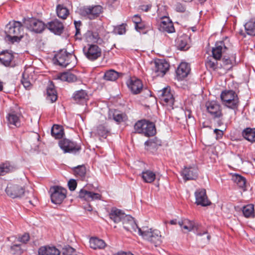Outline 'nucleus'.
Wrapping results in <instances>:
<instances>
[{"label":"nucleus","mask_w":255,"mask_h":255,"mask_svg":"<svg viewBox=\"0 0 255 255\" xmlns=\"http://www.w3.org/2000/svg\"><path fill=\"white\" fill-rule=\"evenodd\" d=\"M148 126L144 128L143 134L146 136H153L156 133V128L153 123L147 121Z\"/></svg>","instance_id":"79ce46f5"},{"label":"nucleus","mask_w":255,"mask_h":255,"mask_svg":"<svg viewBox=\"0 0 255 255\" xmlns=\"http://www.w3.org/2000/svg\"><path fill=\"white\" fill-rule=\"evenodd\" d=\"M145 145L149 146L153 148H156L158 146L161 145V141L157 137H154L146 141L144 143Z\"/></svg>","instance_id":"3c124183"},{"label":"nucleus","mask_w":255,"mask_h":255,"mask_svg":"<svg viewBox=\"0 0 255 255\" xmlns=\"http://www.w3.org/2000/svg\"><path fill=\"white\" fill-rule=\"evenodd\" d=\"M120 73L114 70L111 69L107 71L104 76V79L107 81H114L119 77Z\"/></svg>","instance_id":"37998d69"},{"label":"nucleus","mask_w":255,"mask_h":255,"mask_svg":"<svg viewBox=\"0 0 255 255\" xmlns=\"http://www.w3.org/2000/svg\"><path fill=\"white\" fill-rule=\"evenodd\" d=\"M195 196L196 198V203L197 205L205 207L211 204V202L208 200L206 195L205 189H197L195 193Z\"/></svg>","instance_id":"dca6fc26"},{"label":"nucleus","mask_w":255,"mask_h":255,"mask_svg":"<svg viewBox=\"0 0 255 255\" xmlns=\"http://www.w3.org/2000/svg\"><path fill=\"white\" fill-rule=\"evenodd\" d=\"M5 192L10 197L14 198H20L25 197L26 199H30L33 197V190L25 191L21 186L12 183L8 184Z\"/></svg>","instance_id":"f03ea898"},{"label":"nucleus","mask_w":255,"mask_h":255,"mask_svg":"<svg viewBox=\"0 0 255 255\" xmlns=\"http://www.w3.org/2000/svg\"><path fill=\"white\" fill-rule=\"evenodd\" d=\"M110 218L115 223H118L122 222L124 218L125 220L128 221V219H131L130 216L126 215L121 210L116 208H112L109 214Z\"/></svg>","instance_id":"2eb2a0df"},{"label":"nucleus","mask_w":255,"mask_h":255,"mask_svg":"<svg viewBox=\"0 0 255 255\" xmlns=\"http://www.w3.org/2000/svg\"><path fill=\"white\" fill-rule=\"evenodd\" d=\"M88 97L87 93L86 91L80 90L76 91L73 95V99L77 103L85 101Z\"/></svg>","instance_id":"2f4dec72"},{"label":"nucleus","mask_w":255,"mask_h":255,"mask_svg":"<svg viewBox=\"0 0 255 255\" xmlns=\"http://www.w3.org/2000/svg\"><path fill=\"white\" fill-rule=\"evenodd\" d=\"M214 132L216 134V139L221 138L224 134L223 131L217 128L214 130Z\"/></svg>","instance_id":"e2e57ef3"},{"label":"nucleus","mask_w":255,"mask_h":255,"mask_svg":"<svg viewBox=\"0 0 255 255\" xmlns=\"http://www.w3.org/2000/svg\"><path fill=\"white\" fill-rule=\"evenodd\" d=\"M30 239L29 235L28 233H24L23 235L19 236L18 241L23 244H26Z\"/></svg>","instance_id":"13d9d810"},{"label":"nucleus","mask_w":255,"mask_h":255,"mask_svg":"<svg viewBox=\"0 0 255 255\" xmlns=\"http://www.w3.org/2000/svg\"><path fill=\"white\" fill-rule=\"evenodd\" d=\"M175 9L177 12H184L186 10V7L184 4L178 2L175 5Z\"/></svg>","instance_id":"680f3d73"},{"label":"nucleus","mask_w":255,"mask_h":255,"mask_svg":"<svg viewBox=\"0 0 255 255\" xmlns=\"http://www.w3.org/2000/svg\"><path fill=\"white\" fill-rule=\"evenodd\" d=\"M151 5L150 4L143 5L141 6V9L143 11L147 12L150 9Z\"/></svg>","instance_id":"69168bd1"},{"label":"nucleus","mask_w":255,"mask_h":255,"mask_svg":"<svg viewBox=\"0 0 255 255\" xmlns=\"http://www.w3.org/2000/svg\"><path fill=\"white\" fill-rule=\"evenodd\" d=\"M21 84L26 89L29 90L32 87V84L30 83L28 77L26 78L25 75L24 74L22 75V79H21Z\"/></svg>","instance_id":"4d7b16f0"},{"label":"nucleus","mask_w":255,"mask_h":255,"mask_svg":"<svg viewBox=\"0 0 255 255\" xmlns=\"http://www.w3.org/2000/svg\"><path fill=\"white\" fill-rule=\"evenodd\" d=\"M73 171L75 175L83 180L86 177V169L84 165H79L73 168Z\"/></svg>","instance_id":"58836bf2"},{"label":"nucleus","mask_w":255,"mask_h":255,"mask_svg":"<svg viewBox=\"0 0 255 255\" xmlns=\"http://www.w3.org/2000/svg\"><path fill=\"white\" fill-rule=\"evenodd\" d=\"M54 58L58 65L66 67L71 62L73 55L67 52L66 49H61L55 54Z\"/></svg>","instance_id":"9d476101"},{"label":"nucleus","mask_w":255,"mask_h":255,"mask_svg":"<svg viewBox=\"0 0 255 255\" xmlns=\"http://www.w3.org/2000/svg\"><path fill=\"white\" fill-rule=\"evenodd\" d=\"M47 99L50 100L51 103L55 102L57 99V92L52 82H50L46 88Z\"/></svg>","instance_id":"a878e982"},{"label":"nucleus","mask_w":255,"mask_h":255,"mask_svg":"<svg viewBox=\"0 0 255 255\" xmlns=\"http://www.w3.org/2000/svg\"><path fill=\"white\" fill-rule=\"evenodd\" d=\"M190 71L189 65L186 62H182L178 67L176 73L177 78L182 80L186 77Z\"/></svg>","instance_id":"aec40b11"},{"label":"nucleus","mask_w":255,"mask_h":255,"mask_svg":"<svg viewBox=\"0 0 255 255\" xmlns=\"http://www.w3.org/2000/svg\"><path fill=\"white\" fill-rule=\"evenodd\" d=\"M51 132L52 136L56 139L61 138L64 134L62 127L57 125H55L52 127Z\"/></svg>","instance_id":"4c0bfd02"},{"label":"nucleus","mask_w":255,"mask_h":255,"mask_svg":"<svg viewBox=\"0 0 255 255\" xmlns=\"http://www.w3.org/2000/svg\"><path fill=\"white\" fill-rule=\"evenodd\" d=\"M178 223L181 228L186 230L188 232L197 231L198 229L197 224L187 219L178 221Z\"/></svg>","instance_id":"b1692460"},{"label":"nucleus","mask_w":255,"mask_h":255,"mask_svg":"<svg viewBox=\"0 0 255 255\" xmlns=\"http://www.w3.org/2000/svg\"><path fill=\"white\" fill-rule=\"evenodd\" d=\"M153 71L156 76H163L169 68V63L164 59H157L154 62Z\"/></svg>","instance_id":"f8f14e48"},{"label":"nucleus","mask_w":255,"mask_h":255,"mask_svg":"<svg viewBox=\"0 0 255 255\" xmlns=\"http://www.w3.org/2000/svg\"><path fill=\"white\" fill-rule=\"evenodd\" d=\"M60 252L55 247L45 246L41 247L38 251V255H60Z\"/></svg>","instance_id":"393cba45"},{"label":"nucleus","mask_w":255,"mask_h":255,"mask_svg":"<svg viewBox=\"0 0 255 255\" xmlns=\"http://www.w3.org/2000/svg\"><path fill=\"white\" fill-rule=\"evenodd\" d=\"M232 180L239 188L242 189L243 191L246 190V179L244 177L239 174H235L232 176Z\"/></svg>","instance_id":"7c9ffc66"},{"label":"nucleus","mask_w":255,"mask_h":255,"mask_svg":"<svg viewBox=\"0 0 255 255\" xmlns=\"http://www.w3.org/2000/svg\"><path fill=\"white\" fill-rule=\"evenodd\" d=\"M101 195L99 193L87 191L86 189H82L79 193V197L87 201H91L95 200H100Z\"/></svg>","instance_id":"6ab92c4d"},{"label":"nucleus","mask_w":255,"mask_h":255,"mask_svg":"<svg viewBox=\"0 0 255 255\" xmlns=\"http://www.w3.org/2000/svg\"><path fill=\"white\" fill-rule=\"evenodd\" d=\"M234 60L224 56L222 59V64H220V69H224L226 71H229L232 69L234 63H236L235 58H233Z\"/></svg>","instance_id":"473e14b6"},{"label":"nucleus","mask_w":255,"mask_h":255,"mask_svg":"<svg viewBox=\"0 0 255 255\" xmlns=\"http://www.w3.org/2000/svg\"><path fill=\"white\" fill-rule=\"evenodd\" d=\"M212 57H208L206 61L205 65L206 68L209 70L216 71L218 69L220 68V65H219L218 61Z\"/></svg>","instance_id":"c85d7f7f"},{"label":"nucleus","mask_w":255,"mask_h":255,"mask_svg":"<svg viewBox=\"0 0 255 255\" xmlns=\"http://www.w3.org/2000/svg\"><path fill=\"white\" fill-rule=\"evenodd\" d=\"M131 219H128V220H125V218H124L122 222L123 224L124 228L127 231H131L133 230V231L136 232V230H138V229L139 228L137 226L135 221H134L133 218L130 216Z\"/></svg>","instance_id":"bb28decb"},{"label":"nucleus","mask_w":255,"mask_h":255,"mask_svg":"<svg viewBox=\"0 0 255 255\" xmlns=\"http://www.w3.org/2000/svg\"><path fill=\"white\" fill-rule=\"evenodd\" d=\"M197 235L198 237V241L203 242L204 244H207L209 242L211 236L208 234L206 231H203V232H198L197 233Z\"/></svg>","instance_id":"8fccbe9b"},{"label":"nucleus","mask_w":255,"mask_h":255,"mask_svg":"<svg viewBox=\"0 0 255 255\" xmlns=\"http://www.w3.org/2000/svg\"><path fill=\"white\" fill-rule=\"evenodd\" d=\"M126 24H122L119 26H117L115 27L114 29V32L116 34L122 35L125 34L126 31Z\"/></svg>","instance_id":"864d4df0"},{"label":"nucleus","mask_w":255,"mask_h":255,"mask_svg":"<svg viewBox=\"0 0 255 255\" xmlns=\"http://www.w3.org/2000/svg\"><path fill=\"white\" fill-rule=\"evenodd\" d=\"M47 26L51 32L57 35L61 34L64 29L63 23L57 19L49 22Z\"/></svg>","instance_id":"412c9836"},{"label":"nucleus","mask_w":255,"mask_h":255,"mask_svg":"<svg viewBox=\"0 0 255 255\" xmlns=\"http://www.w3.org/2000/svg\"><path fill=\"white\" fill-rule=\"evenodd\" d=\"M206 107L208 112L214 118H219L223 116L221 107L217 102H208L206 103Z\"/></svg>","instance_id":"4468645a"},{"label":"nucleus","mask_w":255,"mask_h":255,"mask_svg":"<svg viewBox=\"0 0 255 255\" xmlns=\"http://www.w3.org/2000/svg\"><path fill=\"white\" fill-rule=\"evenodd\" d=\"M109 119L114 120L117 123H121L127 120L126 114L121 113L116 110H110L109 112Z\"/></svg>","instance_id":"5701e85b"},{"label":"nucleus","mask_w":255,"mask_h":255,"mask_svg":"<svg viewBox=\"0 0 255 255\" xmlns=\"http://www.w3.org/2000/svg\"><path fill=\"white\" fill-rule=\"evenodd\" d=\"M85 37L88 42H98L100 38L99 34L96 32L88 30L85 34Z\"/></svg>","instance_id":"49530a36"},{"label":"nucleus","mask_w":255,"mask_h":255,"mask_svg":"<svg viewBox=\"0 0 255 255\" xmlns=\"http://www.w3.org/2000/svg\"><path fill=\"white\" fill-rule=\"evenodd\" d=\"M142 178L146 183H151L155 179V174L152 171L146 170L142 172Z\"/></svg>","instance_id":"a18cd8bd"},{"label":"nucleus","mask_w":255,"mask_h":255,"mask_svg":"<svg viewBox=\"0 0 255 255\" xmlns=\"http://www.w3.org/2000/svg\"><path fill=\"white\" fill-rule=\"evenodd\" d=\"M244 26L248 35L255 36V19H251L244 25Z\"/></svg>","instance_id":"c9c22d12"},{"label":"nucleus","mask_w":255,"mask_h":255,"mask_svg":"<svg viewBox=\"0 0 255 255\" xmlns=\"http://www.w3.org/2000/svg\"><path fill=\"white\" fill-rule=\"evenodd\" d=\"M83 51L86 57L90 61H94L102 56V50L97 45L88 44Z\"/></svg>","instance_id":"6e6552de"},{"label":"nucleus","mask_w":255,"mask_h":255,"mask_svg":"<svg viewBox=\"0 0 255 255\" xmlns=\"http://www.w3.org/2000/svg\"><path fill=\"white\" fill-rule=\"evenodd\" d=\"M132 21L135 23V25L142 22L140 17L138 14H135L133 16L132 18Z\"/></svg>","instance_id":"0e129e2a"},{"label":"nucleus","mask_w":255,"mask_h":255,"mask_svg":"<svg viewBox=\"0 0 255 255\" xmlns=\"http://www.w3.org/2000/svg\"><path fill=\"white\" fill-rule=\"evenodd\" d=\"M24 24L28 29L36 33L42 32L45 28L44 23L35 18L28 19Z\"/></svg>","instance_id":"9b49d317"},{"label":"nucleus","mask_w":255,"mask_h":255,"mask_svg":"<svg viewBox=\"0 0 255 255\" xmlns=\"http://www.w3.org/2000/svg\"><path fill=\"white\" fill-rule=\"evenodd\" d=\"M147 126L148 125H147L146 120H142L137 121L134 126L135 132L143 134V132H144V128H146Z\"/></svg>","instance_id":"c03bdc74"},{"label":"nucleus","mask_w":255,"mask_h":255,"mask_svg":"<svg viewBox=\"0 0 255 255\" xmlns=\"http://www.w3.org/2000/svg\"><path fill=\"white\" fill-rule=\"evenodd\" d=\"M56 13L57 16L63 19H66L69 14V10L63 5L60 4L56 6Z\"/></svg>","instance_id":"ea45409f"},{"label":"nucleus","mask_w":255,"mask_h":255,"mask_svg":"<svg viewBox=\"0 0 255 255\" xmlns=\"http://www.w3.org/2000/svg\"><path fill=\"white\" fill-rule=\"evenodd\" d=\"M103 7L100 5L94 6H85L80 9L81 15L87 17L90 19H94L99 16L103 12Z\"/></svg>","instance_id":"423d86ee"},{"label":"nucleus","mask_w":255,"mask_h":255,"mask_svg":"<svg viewBox=\"0 0 255 255\" xmlns=\"http://www.w3.org/2000/svg\"><path fill=\"white\" fill-rule=\"evenodd\" d=\"M13 56L12 54L7 52H2L0 54V62L5 66L10 65Z\"/></svg>","instance_id":"72a5a7b5"},{"label":"nucleus","mask_w":255,"mask_h":255,"mask_svg":"<svg viewBox=\"0 0 255 255\" xmlns=\"http://www.w3.org/2000/svg\"><path fill=\"white\" fill-rule=\"evenodd\" d=\"M158 96L163 105L169 106L172 109H173L175 99L170 87H167L159 91Z\"/></svg>","instance_id":"0eeeda50"},{"label":"nucleus","mask_w":255,"mask_h":255,"mask_svg":"<svg viewBox=\"0 0 255 255\" xmlns=\"http://www.w3.org/2000/svg\"><path fill=\"white\" fill-rule=\"evenodd\" d=\"M243 137L247 140L254 142L255 141V128H247L242 132Z\"/></svg>","instance_id":"f704fd0d"},{"label":"nucleus","mask_w":255,"mask_h":255,"mask_svg":"<svg viewBox=\"0 0 255 255\" xmlns=\"http://www.w3.org/2000/svg\"><path fill=\"white\" fill-rule=\"evenodd\" d=\"M89 242L90 247L95 250L103 249L106 246L105 242L97 238H91Z\"/></svg>","instance_id":"c756f323"},{"label":"nucleus","mask_w":255,"mask_h":255,"mask_svg":"<svg viewBox=\"0 0 255 255\" xmlns=\"http://www.w3.org/2000/svg\"><path fill=\"white\" fill-rule=\"evenodd\" d=\"M181 175L185 182L196 180L198 176V170L195 166L185 167L181 171Z\"/></svg>","instance_id":"ddd939ff"},{"label":"nucleus","mask_w":255,"mask_h":255,"mask_svg":"<svg viewBox=\"0 0 255 255\" xmlns=\"http://www.w3.org/2000/svg\"><path fill=\"white\" fill-rule=\"evenodd\" d=\"M49 193L51 202L55 204H60L66 197L67 190L59 186H53L50 188Z\"/></svg>","instance_id":"39448f33"},{"label":"nucleus","mask_w":255,"mask_h":255,"mask_svg":"<svg viewBox=\"0 0 255 255\" xmlns=\"http://www.w3.org/2000/svg\"><path fill=\"white\" fill-rule=\"evenodd\" d=\"M127 85L133 94L139 93L143 88L141 80L134 77L130 78Z\"/></svg>","instance_id":"a211bd4d"},{"label":"nucleus","mask_w":255,"mask_h":255,"mask_svg":"<svg viewBox=\"0 0 255 255\" xmlns=\"http://www.w3.org/2000/svg\"><path fill=\"white\" fill-rule=\"evenodd\" d=\"M74 25L75 27V29H80V26L81 25V22L80 21H75Z\"/></svg>","instance_id":"338daca9"},{"label":"nucleus","mask_w":255,"mask_h":255,"mask_svg":"<svg viewBox=\"0 0 255 255\" xmlns=\"http://www.w3.org/2000/svg\"><path fill=\"white\" fill-rule=\"evenodd\" d=\"M59 145L64 153H76L81 149L80 144L67 138L60 140Z\"/></svg>","instance_id":"1a4fd4ad"},{"label":"nucleus","mask_w":255,"mask_h":255,"mask_svg":"<svg viewBox=\"0 0 255 255\" xmlns=\"http://www.w3.org/2000/svg\"><path fill=\"white\" fill-rule=\"evenodd\" d=\"M14 168L9 163L6 162L0 165V175H4L5 174L12 171Z\"/></svg>","instance_id":"09e8293b"},{"label":"nucleus","mask_w":255,"mask_h":255,"mask_svg":"<svg viewBox=\"0 0 255 255\" xmlns=\"http://www.w3.org/2000/svg\"><path fill=\"white\" fill-rule=\"evenodd\" d=\"M63 255H77L76 252L74 249L70 246H66L63 249Z\"/></svg>","instance_id":"6e6d98bb"},{"label":"nucleus","mask_w":255,"mask_h":255,"mask_svg":"<svg viewBox=\"0 0 255 255\" xmlns=\"http://www.w3.org/2000/svg\"><path fill=\"white\" fill-rule=\"evenodd\" d=\"M220 96L222 101L226 107L232 109H236L238 108L239 99L237 95L234 91H223Z\"/></svg>","instance_id":"20e7f679"},{"label":"nucleus","mask_w":255,"mask_h":255,"mask_svg":"<svg viewBox=\"0 0 255 255\" xmlns=\"http://www.w3.org/2000/svg\"><path fill=\"white\" fill-rule=\"evenodd\" d=\"M22 25L18 21H10L5 26V32L8 40L12 43L19 42L22 38Z\"/></svg>","instance_id":"f257e3e1"},{"label":"nucleus","mask_w":255,"mask_h":255,"mask_svg":"<svg viewBox=\"0 0 255 255\" xmlns=\"http://www.w3.org/2000/svg\"><path fill=\"white\" fill-rule=\"evenodd\" d=\"M77 182L75 179H70L68 183L69 189L70 191H74L77 187Z\"/></svg>","instance_id":"052dcab7"},{"label":"nucleus","mask_w":255,"mask_h":255,"mask_svg":"<svg viewBox=\"0 0 255 255\" xmlns=\"http://www.w3.org/2000/svg\"><path fill=\"white\" fill-rule=\"evenodd\" d=\"M109 130L103 125H99L97 127V133L98 134L104 138H106Z\"/></svg>","instance_id":"603ef678"},{"label":"nucleus","mask_w":255,"mask_h":255,"mask_svg":"<svg viewBox=\"0 0 255 255\" xmlns=\"http://www.w3.org/2000/svg\"><path fill=\"white\" fill-rule=\"evenodd\" d=\"M242 211L245 217L247 218L254 217L255 216L254 206L253 204H249L244 206Z\"/></svg>","instance_id":"de8ad7c7"},{"label":"nucleus","mask_w":255,"mask_h":255,"mask_svg":"<svg viewBox=\"0 0 255 255\" xmlns=\"http://www.w3.org/2000/svg\"><path fill=\"white\" fill-rule=\"evenodd\" d=\"M176 46L180 50H187L189 48L188 44V37L187 36H181L176 40Z\"/></svg>","instance_id":"cd10ccee"},{"label":"nucleus","mask_w":255,"mask_h":255,"mask_svg":"<svg viewBox=\"0 0 255 255\" xmlns=\"http://www.w3.org/2000/svg\"><path fill=\"white\" fill-rule=\"evenodd\" d=\"M159 30L168 33H172L175 30L172 22L167 17L162 18L159 25Z\"/></svg>","instance_id":"4be33fe9"},{"label":"nucleus","mask_w":255,"mask_h":255,"mask_svg":"<svg viewBox=\"0 0 255 255\" xmlns=\"http://www.w3.org/2000/svg\"><path fill=\"white\" fill-rule=\"evenodd\" d=\"M58 78L61 81L68 82H73L77 80L76 76L70 72H64L60 73L58 76Z\"/></svg>","instance_id":"e433bc0d"},{"label":"nucleus","mask_w":255,"mask_h":255,"mask_svg":"<svg viewBox=\"0 0 255 255\" xmlns=\"http://www.w3.org/2000/svg\"><path fill=\"white\" fill-rule=\"evenodd\" d=\"M10 252L13 255H20L22 253V250L20 245L15 244L10 247Z\"/></svg>","instance_id":"5fc2aeb1"},{"label":"nucleus","mask_w":255,"mask_h":255,"mask_svg":"<svg viewBox=\"0 0 255 255\" xmlns=\"http://www.w3.org/2000/svg\"><path fill=\"white\" fill-rule=\"evenodd\" d=\"M145 28L146 26L142 22L135 25V29L140 33H145V32L144 31V30L145 29Z\"/></svg>","instance_id":"bf43d9fd"},{"label":"nucleus","mask_w":255,"mask_h":255,"mask_svg":"<svg viewBox=\"0 0 255 255\" xmlns=\"http://www.w3.org/2000/svg\"><path fill=\"white\" fill-rule=\"evenodd\" d=\"M114 255H133L130 252H119Z\"/></svg>","instance_id":"774afa93"},{"label":"nucleus","mask_w":255,"mask_h":255,"mask_svg":"<svg viewBox=\"0 0 255 255\" xmlns=\"http://www.w3.org/2000/svg\"><path fill=\"white\" fill-rule=\"evenodd\" d=\"M138 233L142 238L157 246L162 243V237L159 231L148 229L147 227H142L138 229Z\"/></svg>","instance_id":"7ed1b4c3"},{"label":"nucleus","mask_w":255,"mask_h":255,"mask_svg":"<svg viewBox=\"0 0 255 255\" xmlns=\"http://www.w3.org/2000/svg\"><path fill=\"white\" fill-rule=\"evenodd\" d=\"M227 49L228 48L226 46L224 41H220L217 42L215 47L212 48L213 57L220 60L222 57V53L225 52Z\"/></svg>","instance_id":"f3484780"},{"label":"nucleus","mask_w":255,"mask_h":255,"mask_svg":"<svg viewBox=\"0 0 255 255\" xmlns=\"http://www.w3.org/2000/svg\"><path fill=\"white\" fill-rule=\"evenodd\" d=\"M7 120L8 124L14 125L16 127L20 126L19 115L14 112L9 113L7 116Z\"/></svg>","instance_id":"a19ab883"}]
</instances>
